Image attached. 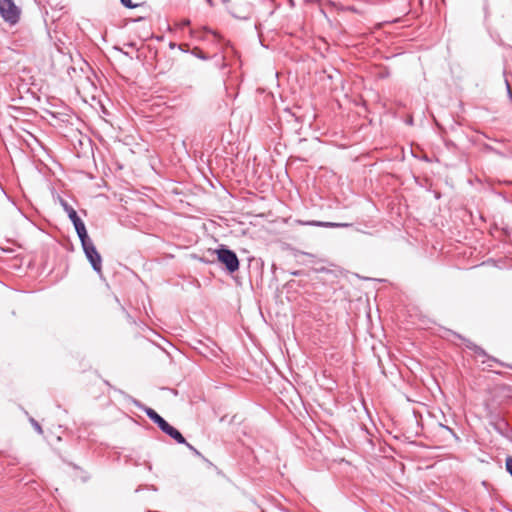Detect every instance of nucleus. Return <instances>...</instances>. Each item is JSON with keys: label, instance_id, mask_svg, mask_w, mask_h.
<instances>
[{"label": "nucleus", "instance_id": "nucleus-12", "mask_svg": "<svg viewBox=\"0 0 512 512\" xmlns=\"http://www.w3.org/2000/svg\"><path fill=\"white\" fill-rule=\"evenodd\" d=\"M120 1H121V3L123 4V6H125V7H127V8H130V9H132V8H136V7H138V6H139V4H134V3L132 2V0H120Z\"/></svg>", "mask_w": 512, "mask_h": 512}, {"label": "nucleus", "instance_id": "nucleus-13", "mask_svg": "<svg viewBox=\"0 0 512 512\" xmlns=\"http://www.w3.org/2000/svg\"><path fill=\"white\" fill-rule=\"evenodd\" d=\"M195 455L197 456H201V453L195 448L193 447L191 444H189L187 442V444H185Z\"/></svg>", "mask_w": 512, "mask_h": 512}, {"label": "nucleus", "instance_id": "nucleus-7", "mask_svg": "<svg viewBox=\"0 0 512 512\" xmlns=\"http://www.w3.org/2000/svg\"><path fill=\"white\" fill-rule=\"evenodd\" d=\"M301 224H307L318 227H348L350 224L346 223H334V222H322V221H309V222H300Z\"/></svg>", "mask_w": 512, "mask_h": 512}, {"label": "nucleus", "instance_id": "nucleus-14", "mask_svg": "<svg viewBox=\"0 0 512 512\" xmlns=\"http://www.w3.org/2000/svg\"><path fill=\"white\" fill-rule=\"evenodd\" d=\"M291 274H292L293 276H300V275H302V271L297 270V271L292 272Z\"/></svg>", "mask_w": 512, "mask_h": 512}, {"label": "nucleus", "instance_id": "nucleus-8", "mask_svg": "<svg viewBox=\"0 0 512 512\" xmlns=\"http://www.w3.org/2000/svg\"><path fill=\"white\" fill-rule=\"evenodd\" d=\"M61 205L65 212L68 214V217L72 221V223L79 219L77 212L65 200H61Z\"/></svg>", "mask_w": 512, "mask_h": 512}, {"label": "nucleus", "instance_id": "nucleus-2", "mask_svg": "<svg viewBox=\"0 0 512 512\" xmlns=\"http://www.w3.org/2000/svg\"><path fill=\"white\" fill-rule=\"evenodd\" d=\"M84 254L90 262L93 270L102 275V257L97 251L92 239L81 244Z\"/></svg>", "mask_w": 512, "mask_h": 512}, {"label": "nucleus", "instance_id": "nucleus-4", "mask_svg": "<svg viewBox=\"0 0 512 512\" xmlns=\"http://www.w3.org/2000/svg\"><path fill=\"white\" fill-rule=\"evenodd\" d=\"M146 415L158 425L161 431L168 425V422L161 417L154 409L146 407L145 408Z\"/></svg>", "mask_w": 512, "mask_h": 512}, {"label": "nucleus", "instance_id": "nucleus-15", "mask_svg": "<svg viewBox=\"0 0 512 512\" xmlns=\"http://www.w3.org/2000/svg\"><path fill=\"white\" fill-rule=\"evenodd\" d=\"M189 24H190V21H189V20H184V21L181 23V25H182V26H187V25H189Z\"/></svg>", "mask_w": 512, "mask_h": 512}, {"label": "nucleus", "instance_id": "nucleus-6", "mask_svg": "<svg viewBox=\"0 0 512 512\" xmlns=\"http://www.w3.org/2000/svg\"><path fill=\"white\" fill-rule=\"evenodd\" d=\"M162 432H164L165 434L169 435L171 438H173L179 444H187V441L183 437V435L176 428L171 426L169 423L163 429Z\"/></svg>", "mask_w": 512, "mask_h": 512}, {"label": "nucleus", "instance_id": "nucleus-9", "mask_svg": "<svg viewBox=\"0 0 512 512\" xmlns=\"http://www.w3.org/2000/svg\"><path fill=\"white\" fill-rule=\"evenodd\" d=\"M466 347L468 349L472 350L478 356H487V353L485 352V350L483 348L474 344L471 341H467Z\"/></svg>", "mask_w": 512, "mask_h": 512}, {"label": "nucleus", "instance_id": "nucleus-1", "mask_svg": "<svg viewBox=\"0 0 512 512\" xmlns=\"http://www.w3.org/2000/svg\"><path fill=\"white\" fill-rule=\"evenodd\" d=\"M0 14L10 25H15L21 16V9L14 0H0Z\"/></svg>", "mask_w": 512, "mask_h": 512}, {"label": "nucleus", "instance_id": "nucleus-10", "mask_svg": "<svg viewBox=\"0 0 512 512\" xmlns=\"http://www.w3.org/2000/svg\"><path fill=\"white\" fill-rule=\"evenodd\" d=\"M31 425L33 426V428L36 430V432L40 435L43 434V429L41 427V425L34 419V418H30L29 419Z\"/></svg>", "mask_w": 512, "mask_h": 512}, {"label": "nucleus", "instance_id": "nucleus-5", "mask_svg": "<svg viewBox=\"0 0 512 512\" xmlns=\"http://www.w3.org/2000/svg\"><path fill=\"white\" fill-rule=\"evenodd\" d=\"M73 225L80 239L81 244L91 240V238L88 236L85 224L80 218L73 222Z\"/></svg>", "mask_w": 512, "mask_h": 512}, {"label": "nucleus", "instance_id": "nucleus-11", "mask_svg": "<svg viewBox=\"0 0 512 512\" xmlns=\"http://www.w3.org/2000/svg\"><path fill=\"white\" fill-rule=\"evenodd\" d=\"M506 470L512 477V456H508L505 462Z\"/></svg>", "mask_w": 512, "mask_h": 512}, {"label": "nucleus", "instance_id": "nucleus-3", "mask_svg": "<svg viewBox=\"0 0 512 512\" xmlns=\"http://www.w3.org/2000/svg\"><path fill=\"white\" fill-rule=\"evenodd\" d=\"M218 261L225 265L230 273H234L239 269V259L236 253L228 248H220L216 250Z\"/></svg>", "mask_w": 512, "mask_h": 512}]
</instances>
